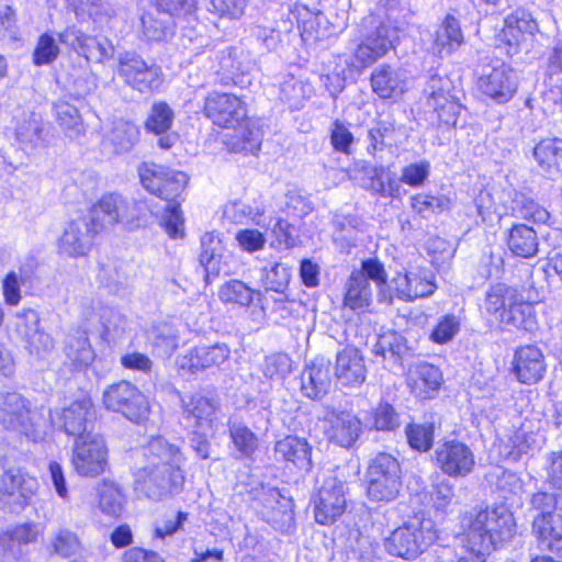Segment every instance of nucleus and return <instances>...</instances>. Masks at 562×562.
I'll use <instances>...</instances> for the list:
<instances>
[{
    "label": "nucleus",
    "mask_w": 562,
    "mask_h": 562,
    "mask_svg": "<svg viewBox=\"0 0 562 562\" xmlns=\"http://www.w3.org/2000/svg\"><path fill=\"white\" fill-rule=\"evenodd\" d=\"M14 318V333L22 341L26 340L33 334L43 328L41 326L40 314L33 308H23L19 311Z\"/></svg>",
    "instance_id": "de8ad7c7"
},
{
    "label": "nucleus",
    "mask_w": 562,
    "mask_h": 562,
    "mask_svg": "<svg viewBox=\"0 0 562 562\" xmlns=\"http://www.w3.org/2000/svg\"><path fill=\"white\" fill-rule=\"evenodd\" d=\"M437 539L430 519L414 517L394 529L384 538L387 553L405 560H413Z\"/></svg>",
    "instance_id": "7ed1b4c3"
},
{
    "label": "nucleus",
    "mask_w": 562,
    "mask_h": 562,
    "mask_svg": "<svg viewBox=\"0 0 562 562\" xmlns=\"http://www.w3.org/2000/svg\"><path fill=\"white\" fill-rule=\"evenodd\" d=\"M430 502L437 514L446 515L449 506L457 503L454 485L448 479L434 482L430 491Z\"/></svg>",
    "instance_id": "79ce46f5"
},
{
    "label": "nucleus",
    "mask_w": 562,
    "mask_h": 562,
    "mask_svg": "<svg viewBox=\"0 0 562 562\" xmlns=\"http://www.w3.org/2000/svg\"><path fill=\"white\" fill-rule=\"evenodd\" d=\"M172 119L173 112L168 104H154L151 113L145 122V128L155 135H159L170 128Z\"/></svg>",
    "instance_id": "603ef678"
},
{
    "label": "nucleus",
    "mask_w": 562,
    "mask_h": 562,
    "mask_svg": "<svg viewBox=\"0 0 562 562\" xmlns=\"http://www.w3.org/2000/svg\"><path fill=\"white\" fill-rule=\"evenodd\" d=\"M255 291L240 280H231L224 283L218 291V296L224 303L249 306L254 301Z\"/></svg>",
    "instance_id": "37998d69"
},
{
    "label": "nucleus",
    "mask_w": 562,
    "mask_h": 562,
    "mask_svg": "<svg viewBox=\"0 0 562 562\" xmlns=\"http://www.w3.org/2000/svg\"><path fill=\"white\" fill-rule=\"evenodd\" d=\"M114 47L105 38L88 36L82 54L88 60L103 63L113 57Z\"/></svg>",
    "instance_id": "4d7b16f0"
},
{
    "label": "nucleus",
    "mask_w": 562,
    "mask_h": 562,
    "mask_svg": "<svg viewBox=\"0 0 562 562\" xmlns=\"http://www.w3.org/2000/svg\"><path fill=\"white\" fill-rule=\"evenodd\" d=\"M103 403L108 409L121 413L134 423H140L148 414L145 396L127 381L110 385L103 392Z\"/></svg>",
    "instance_id": "9d476101"
},
{
    "label": "nucleus",
    "mask_w": 562,
    "mask_h": 562,
    "mask_svg": "<svg viewBox=\"0 0 562 562\" xmlns=\"http://www.w3.org/2000/svg\"><path fill=\"white\" fill-rule=\"evenodd\" d=\"M561 156L562 150L555 147L554 143H537L533 148V157L544 171L555 168Z\"/></svg>",
    "instance_id": "774afa93"
},
{
    "label": "nucleus",
    "mask_w": 562,
    "mask_h": 562,
    "mask_svg": "<svg viewBox=\"0 0 562 562\" xmlns=\"http://www.w3.org/2000/svg\"><path fill=\"white\" fill-rule=\"evenodd\" d=\"M426 105L429 110L437 113L439 121L447 125L454 124L457 116L460 113L461 105L459 99L453 92L445 93L439 98H431L426 100Z\"/></svg>",
    "instance_id": "a19ab883"
},
{
    "label": "nucleus",
    "mask_w": 562,
    "mask_h": 562,
    "mask_svg": "<svg viewBox=\"0 0 562 562\" xmlns=\"http://www.w3.org/2000/svg\"><path fill=\"white\" fill-rule=\"evenodd\" d=\"M229 349L225 344L212 346H198L191 349L181 360V368L195 373L212 367H218L229 357Z\"/></svg>",
    "instance_id": "cd10ccee"
},
{
    "label": "nucleus",
    "mask_w": 562,
    "mask_h": 562,
    "mask_svg": "<svg viewBox=\"0 0 562 562\" xmlns=\"http://www.w3.org/2000/svg\"><path fill=\"white\" fill-rule=\"evenodd\" d=\"M35 479L25 476L20 470H8L0 465V506L9 512L23 509L34 494Z\"/></svg>",
    "instance_id": "f8f14e48"
},
{
    "label": "nucleus",
    "mask_w": 562,
    "mask_h": 562,
    "mask_svg": "<svg viewBox=\"0 0 562 562\" xmlns=\"http://www.w3.org/2000/svg\"><path fill=\"white\" fill-rule=\"evenodd\" d=\"M139 211V202L128 200L117 193H109L90 207L87 217L93 227L101 232L121 222H132L138 218Z\"/></svg>",
    "instance_id": "0eeeda50"
},
{
    "label": "nucleus",
    "mask_w": 562,
    "mask_h": 562,
    "mask_svg": "<svg viewBox=\"0 0 562 562\" xmlns=\"http://www.w3.org/2000/svg\"><path fill=\"white\" fill-rule=\"evenodd\" d=\"M259 501L262 504L261 516L263 520L282 533H290L294 530L295 518L292 497L283 495L276 487H262Z\"/></svg>",
    "instance_id": "ddd939ff"
},
{
    "label": "nucleus",
    "mask_w": 562,
    "mask_h": 562,
    "mask_svg": "<svg viewBox=\"0 0 562 562\" xmlns=\"http://www.w3.org/2000/svg\"><path fill=\"white\" fill-rule=\"evenodd\" d=\"M74 10L77 16L87 14L95 22H102L105 18L111 16L113 11L102 0H78L74 3Z\"/></svg>",
    "instance_id": "69168bd1"
},
{
    "label": "nucleus",
    "mask_w": 562,
    "mask_h": 562,
    "mask_svg": "<svg viewBox=\"0 0 562 562\" xmlns=\"http://www.w3.org/2000/svg\"><path fill=\"white\" fill-rule=\"evenodd\" d=\"M261 370L270 380H283L292 370V361L285 353H272L265 358Z\"/></svg>",
    "instance_id": "3c124183"
},
{
    "label": "nucleus",
    "mask_w": 562,
    "mask_h": 562,
    "mask_svg": "<svg viewBox=\"0 0 562 562\" xmlns=\"http://www.w3.org/2000/svg\"><path fill=\"white\" fill-rule=\"evenodd\" d=\"M312 94V86L294 76H289L280 85V100L289 104L291 110H300Z\"/></svg>",
    "instance_id": "58836bf2"
},
{
    "label": "nucleus",
    "mask_w": 562,
    "mask_h": 562,
    "mask_svg": "<svg viewBox=\"0 0 562 562\" xmlns=\"http://www.w3.org/2000/svg\"><path fill=\"white\" fill-rule=\"evenodd\" d=\"M99 234L86 216L68 222L58 239L59 252L67 257H85L93 246Z\"/></svg>",
    "instance_id": "a211bd4d"
},
{
    "label": "nucleus",
    "mask_w": 562,
    "mask_h": 562,
    "mask_svg": "<svg viewBox=\"0 0 562 562\" xmlns=\"http://www.w3.org/2000/svg\"><path fill=\"white\" fill-rule=\"evenodd\" d=\"M393 281L396 295L403 301H414L418 297L429 296L436 290V284L431 280L415 272L398 274Z\"/></svg>",
    "instance_id": "f704fd0d"
},
{
    "label": "nucleus",
    "mask_w": 562,
    "mask_h": 562,
    "mask_svg": "<svg viewBox=\"0 0 562 562\" xmlns=\"http://www.w3.org/2000/svg\"><path fill=\"white\" fill-rule=\"evenodd\" d=\"M95 418V409L89 397L75 401L60 412L50 413L52 423L76 440L94 434Z\"/></svg>",
    "instance_id": "9b49d317"
},
{
    "label": "nucleus",
    "mask_w": 562,
    "mask_h": 562,
    "mask_svg": "<svg viewBox=\"0 0 562 562\" xmlns=\"http://www.w3.org/2000/svg\"><path fill=\"white\" fill-rule=\"evenodd\" d=\"M361 187L381 196H398L401 186L396 175L385 167L366 166Z\"/></svg>",
    "instance_id": "c85d7f7f"
},
{
    "label": "nucleus",
    "mask_w": 562,
    "mask_h": 562,
    "mask_svg": "<svg viewBox=\"0 0 562 562\" xmlns=\"http://www.w3.org/2000/svg\"><path fill=\"white\" fill-rule=\"evenodd\" d=\"M405 349L403 337L395 331H387L378 337L373 346V353L386 358L387 353L400 356Z\"/></svg>",
    "instance_id": "052dcab7"
},
{
    "label": "nucleus",
    "mask_w": 562,
    "mask_h": 562,
    "mask_svg": "<svg viewBox=\"0 0 562 562\" xmlns=\"http://www.w3.org/2000/svg\"><path fill=\"white\" fill-rule=\"evenodd\" d=\"M147 465L135 474V490L146 497L160 501L177 493L184 483L181 465L183 453L164 437L153 438L146 447Z\"/></svg>",
    "instance_id": "f257e3e1"
},
{
    "label": "nucleus",
    "mask_w": 562,
    "mask_h": 562,
    "mask_svg": "<svg viewBox=\"0 0 562 562\" xmlns=\"http://www.w3.org/2000/svg\"><path fill=\"white\" fill-rule=\"evenodd\" d=\"M329 440L340 447L350 448L361 434V422L349 412H331L327 416Z\"/></svg>",
    "instance_id": "bb28decb"
},
{
    "label": "nucleus",
    "mask_w": 562,
    "mask_h": 562,
    "mask_svg": "<svg viewBox=\"0 0 562 562\" xmlns=\"http://www.w3.org/2000/svg\"><path fill=\"white\" fill-rule=\"evenodd\" d=\"M442 373L438 367L428 362L415 366L411 371V386L417 396L429 398L442 384Z\"/></svg>",
    "instance_id": "2f4dec72"
},
{
    "label": "nucleus",
    "mask_w": 562,
    "mask_h": 562,
    "mask_svg": "<svg viewBox=\"0 0 562 562\" xmlns=\"http://www.w3.org/2000/svg\"><path fill=\"white\" fill-rule=\"evenodd\" d=\"M412 207L423 216L437 213L450 207V199L445 195L417 194L412 198Z\"/></svg>",
    "instance_id": "6e6d98bb"
},
{
    "label": "nucleus",
    "mask_w": 562,
    "mask_h": 562,
    "mask_svg": "<svg viewBox=\"0 0 562 562\" xmlns=\"http://www.w3.org/2000/svg\"><path fill=\"white\" fill-rule=\"evenodd\" d=\"M355 273H362L366 280L373 281L379 288L378 300L381 303L391 304L393 297L387 295L384 291V286L387 281V273L382 262L375 258H369L361 262V268L353 270Z\"/></svg>",
    "instance_id": "ea45409f"
},
{
    "label": "nucleus",
    "mask_w": 562,
    "mask_h": 562,
    "mask_svg": "<svg viewBox=\"0 0 562 562\" xmlns=\"http://www.w3.org/2000/svg\"><path fill=\"white\" fill-rule=\"evenodd\" d=\"M117 74L132 88L146 92L157 81L158 71L135 54H125L119 59Z\"/></svg>",
    "instance_id": "b1692460"
},
{
    "label": "nucleus",
    "mask_w": 562,
    "mask_h": 562,
    "mask_svg": "<svg viewBox=\"0 0 562 562\" xmlns=\"http://www.w3.org/2000/svg\"><path fill=\"white\" fill-rule=\"evenodd\" d=\"M71 463L81 476L97 477L109 467V450L101 435H86L75 441Z\"/></svg>",
    "instance_id": "6e6552de"
},
{
    "label": "nucleus",
    "mask_w": 562,
    "mask_h": 562,
    "mask_svg": "<svg viewBox=\"0 0 562 562\" xmlns=\"http://www.w3.org/2000/svg\"><path fill=\"white\" fill-rule=\"evenodd\" d=\"M373 302V289L362 273H350L345 283L344 305L352 311L368 308Z\"/></svg>",
    "instance_id": "72a5a7b5"
},
{
    "label": "nucleus",
    "mask_w": 562,
    "mask_h": 562,
    "mask_svg": "<svg viewBox=\"0 0 562 562\" xmlns=\"http://www.w3.org/2000/svg\"><path fill=\"white\" fill-rule=\"evenodd\" d=\"M29 401L18 392H0V424L24 436L34 435Z\"/></svg>",
    "instance_id": "6ab92c4d"
},
{
    "label": "nucleus",
    "mask_w": 562,
    "mask_h": 562,
    "mask_svg": "<svg viewBox=\"0 0 562 562\" xmlns=\"http://www.w3.org/2000/svg\"><path fill=\"white\" fill-rule=\"evenodd\" d=\"M560 496L557 493L537 492L531 495V509L537 512L533 518H550L557 514H562V507L559 506Z\"/></svg>",
    "instance_id": "8fccbe9b"
},
{
    "label": "nucleus",
    "mask_w": 562,
    "mask_h": 562,
    "mask_svg": "<svg viewBox=\"0 0 562 562\" xmlns=\"http://www.w3.org/2000/svg\"><path fill=\"white\" fill-rule=\"evenodd\" d=\"M334 374L340 387L350 390L360 387L367 379V367L360 350L348 346L338 351Z\"/></svg>",
    "instance_id": "412c9836"
},
{
    "label": "nucleus",
    "mask_w": 562,
    "mask_h": 562,
    "mask_svg": "<svg viewBox=\"0 0 562 562\" xmlns=\"http://www.w3.org/2000/svg\"><path fill=\"white\" fill-rule=\"evenodd\" d=\"M539 32L538 23L526 12H516L505 20L502 41L508 46V53H517Z\"/></svg>",
    "instance_id": "a878e982"
},
{
    "label": "nucleus",
    "mask_w": 562,
    "mask_h": 562,
    "mask_svg": "<svg viewBox=\"0 0 562 562\" xmlns=\"http://www.w3.org/2000/svg\"><path fill=\"white\" fill-rule=\"evenodd\" d=\"M99 506L102 513L111 517L120 516L123 505V496L117 486L108 481H103L99 487Z\"/></svg>",
    "instance_id": "c03bdc74"
},
{
    "label": "nucleus",
    "mask_w": 562,
    "mask_h": 562,
    "mask_svg": "<svg viewBox=\"0 0 562 562\" xmlns=\"http://www.w3.org/2000/svg\"><path fill=\"white\" fill-rule=\"evenodd\" d=\"M311 450L307 440L296 436H286L274 446L277 460L292 462L303 470L311 469Z\"/></svg>",
    "instance_id": "7c9ffc66"
},
{
    "label": "nucleus",
    "mask_w": 562,
    "mask_h": 562,
    "mask_svg": "<svg viewBox=\"0 0 562 562\" xmlns=\"http://www.w3.org/2000/svg\"><path fill=\"white\" fill-rule=\"evenodd\" d=\"M463 42L464 36L459 21L448 14L436 31L432 49L441 57L449 56L459 49Z\"/></svg>",
    "instance_id": "473e14b6"
},
{
    "label": "nucleus",
    "mask_w": 562,
    "mask_h": 562,
    "mask_svg": "<svg viewBox=\"0 0 562 562\" xmlns=\"http://www.w3.org/2000/svg\"><path fill=\"white\" fill-rule=\"evenodd\" d=\"M367 495L373 502H392L401 491V465L390 453L381 452L372 459L367 472Z\"/></svg>",
    "instance_id": "39448f33"
},
{
    "label": "nucleus",
    "mask_w": 562,
    "mask_h": 562,
    "mask_svg": "<svg viewBox=\"0 0 562 562\" xmlns=\"http://www.w3.org/2000/svg\"><path fill=\"white\" fill-rule=\"evenodd\" d=\"M331 385V364L324 358H316L301 373V392L311 400H322Z\"/></svg>",
    "instance_id": "5701e85b"
},
{
    "label": "nucleus",
    "mask_w": 562,
    "mask_h": 562,
    "mask_svg": "<svg viewBox=\"0 0 562 562\" xmlns=\"http://www.w3.org/2000/svg\"><path fill=\"white\" fill-rule=\"evenodd\" d=\"M491 482L497 490L507 494H517L522 488V480L513 471L497 468L490 473Z\"/></svg>",
    "instance_id": "13d9d810"
},
{
    "label": "nucleus",
    "mask_w": 562,
    "mask_h": 562,
    "mask_svg": "<svg viewBox=\"0 0 562 562\" xmlns=\"http://www.w3.org/2000/svg\"><path fill=\"white\" fill-rule=\"evenodd\" d=\"M361 42L353 57L358 67H367L394 48L397 29L390 26L375 14L364 16L359 24Z\"/></svg>",
    "instance_id": "20e7f679"
},
{
    "label": "nucleus",
    "mask_w": 562,
    "mask_h": 562,
    "mask_svg": "<svg viewBox=\"0 0 562 562\" xmlns=\"http://www.w3.org/2000/svg\"><path fill=\"white\" fill-rule=\"evenodd\" d=\"M161 226L171 238L184 236V218L179 203H169L161 217Z\"/></svg>",
    "instance_id": "5fc2aeb1"
},
{
    "label": "nucleus",
    "mask_w": 562,
    "mask_h": 562,
    "mask_svg": "<svg viewBox=\"0 0 562 562\" xmlns=\"http://www.w3.org/2000/svg\"><path fill=\"white\" fill-rule=\"evenodd\" d=\"M262 283L266 290L283 293L290 282L289 268L282 263H273L262 270Z\"/></svg>",
    "instance_id": "864d4df0"
},
{
    "label": "nucleus",
    "mask_w": 562,
    "mask_h": 562,
    "mask_svg": "<svg viewBox=\"0 0 562 562\" xmlns=\"http://www.w3.org/2000/svg\"><path fill=\"white\" fill-rule=\"evenodd\" d=\"M477 85L482 93L498 103L512 99L517 89L515 72L499 60L482 69Z\"/></svg>",
    "instance_id": "dca6fc26"
},
{
    "label": "nucleus",
    "mask_w": 562,
    "mask_h": 562,
    "mask_svg": "<svg viewBox=\"0 0 562 562\" xmlns=\"http://www.w3.org/2000/svg\"><path fill=\"white\" fill-rule=\"evenodd\" d=\"M409 446L417 451L426 452L430 450L434 443L435 425L411 424L405 429Z\"/></svg>",
    "instance_id": "a18cd8bd"
},
{
    "label": "nucleus",
    "mask_w": 562,
    "mask_h": 562,
    "mask_svg": "<svg viewBox=\"0 0 562 562\" xmlns=\"http://www.w3.org/2000/svg\"><path fill=\"white\" fill-rule=\"evenodd\" d=\"M460 330V322L454 315H445L430 334V339L436 344H446L453 339Z\"/></svg>",
    "instance_id": "338daca9"
},
{
    "label": "nucleus",
    "mask_w": 562,
    "mask_h": 562,
    "mask_svg": "<svg viewBox=\"0 0 562 562\" xmlns=\"http://www.w3.org/2000/svg\"><path fill=\"white\" fill-rule=\"evenodd\" d=\"M64 352L75 370L88 368L95 357L87 334L81 330L67 337Z\"/></svg>",
    "instance_id": "c9c22d12"
},
{
    "label": "nucleus",
    "mask_w": 562,
    "mask_h": 562,
    "mask_svg": "<svg viewBox=\"0 0 562 562\" xmlns=\"http://www.w3.org/2000/svg\"><path fill=\"white\" fill-rule=\"evenodd\" d=\"M59 55V47L55 38L49 34H43L33 54V61L37 66L53 63Z\"/></svg>",
    "instance_id": "680f3d73"
},
{
    "label": "nucleus",
    "mask_w": 562,
    "mask_h": 562,
    "mask_svg": "<svg viewBox=\"0 0 562 562\" xmlns=\"http://www.w3.org/2000/svg\"><path fill=\"white\" fill-rule=\"evenodd\" d=\"M371 87L381 99H396L408 88L407 71L382 64L371 74Z\"/></svg>",
    "instance_id": "393cba45"
},
{
    "label": "nucleus",
    "mask_w": 562,
    "mask_h": 562,
    "mask_svg": "<svg viewBox=\"0 0 562 562\" xmlns=\"http://www.w3.org/2000/svg\"><path fill=\"white\" fill-rule=\"evenodd\" d=\"M180 423L188 429L213 428L217 417L218 404L214 398L194 394L181 400Z\"/></svg>",
    "instance_id": "aec40b11"
},
{
    "label": "nucleus",
    "mask_w": 562,
    "mask_h": 562,
    "mask_svg": "<svg viewBox=\"0 0 562 562\" xmlns=\"http://www.w3.org/2000/svg\"><path fill=\"white\" fill-rule=\"evenodd\" d=\"M231 438L235 447L245 456H250L257 448L256 435L241 424H233L229 427Z\"/></svg>",
    "instance_id": "bf43d9fd"
},
{
    "label": "nucleus",
    "mask_w": 562,
    "mask_h": 562,
    "mask_svg": "<svg viewBox=\"0 0 562 562\" xmlns=\"http://www.w3.org/2000/svg\"><path fill=\"white\" fill-rule=\"evenodd\" d=\"M482 311L494 321L519 327L530 306L521 302L518 291L505 283L491 285L485 293Z\"/></svg>",
    "instance_id": "423d86ee"
},
{
    "label": "nucleus",
    "mask_w": 562,
    "mask_h": 562,
    "mask_svg": "<svg viewBox=\"0 0 562 562\" xmlns=\"http://www.w3.org/2000/svg\"><path fill=\"white\" fill-rule=\"evenodd\" d=\"M532 533L543 550L562 557V513L550 518H533Z\"/></svg>",
    "instance_id": "c756f323"
},
{
    "label": "nucleus",
    "mask_w": 562,
    "mask_h": 562,
    "mask_svg": "<svg viewBox=\"0 0 562 562\" xmlns=\"http://www.w3.org/2000/svg\"><path fill=\"white\" fill-rule=\"evenodd\" d=\"M205 115L221 127L234 128L247 116L246 104L232 93H211L204 103Z\"/></svg>",
    "instance_id": "2eb2a0df"
},
{
    "label": "nucleus",
    "mask_w": 562,
    "mask_h": 562,
    "mask_svg": "<svg viewBox=\"0 0 562 562\" xmlns=\"http://www.w3.org/2000/svg\"><path fill=\"white\" fill-rule=\"evenodd\" d=\"M139 178L148 192L169 203H176V198L182 193L189 181V177L184 172L155 164L142 166Z\"/></svg>",
    "instance_id": "1a4fd4ad"
},
{
    "label": "nucleus",
    "mask_w": 562,
    "mask_h": 562,
    "mask_svg": "<svg viewBox=\"0 0 562 562\" xmlns=\"http://www.w3.org/2000/svg\"><path fill=\"white\" fill-rule=\"evenodd\" d=\"M222 241L213 233H205L201 237L200 263L205 271V281L209 283L220 274Z\"/></svg>",
    "instance_id": "4c0bfd02"
},
{
    "label": "nucleus",
    "mask_w": 562,
    "mask_h": 562,
    "mask_svg": "<svg viewBox=\"0 0 562 562\" xmlns=\"http://www.w3.org/2000/svg\"><path fill=\"white\" fill-rule=\"evenodd\" d=\"M507 246L515 256L532 258L538 254V235L532 227L516 224L509 229Z\"/></svg>",
    "instance_id": "e433bc0d"
},
{
    "label": "nucleus",
    "mask_w": 562,
    "mask_h": 562,
    "mask_svg": "<svg viewBox=\"0 0 562 562\" xmlns=\"http://www.w3.org/2000/svg\"><path fill=\"white\" fill-rule=\"evenodd\" d=\"M512 364V373L522 384L538 383L547 371L544 356L541 349L533 345L517 348Z\"/></svg>",
    "instance_id": "4be33fe9"
},
{
    "label": "nucleus",
    "mask_w": 562,
    "mask_h": 562,
    "mask_svg": "<svg viewBox=\"0 0 562 562\" xmlns=\"http://www.w3.org/2000/svg\"><path fill=\"white\" fill-rule=\"evenodd\" d=\"M247 0H205L209 13L222 19H238L244 14Z\"/></svg>",
    "instance_id": "09e8293b"
},
{
    "label": "nucleus",
    "mask_w": 562,
    "mask_h": 562,
    "mask_svg": "<svg viewBox=\"0 0 562 562\" xmlns=\"http://www.w3.org/2000/svg\"><path fill=\"white\" fill-rule=\"evenodd\" d=\"M462 527L470 551L483 555L503 548L516 533L514 515L504 505L465 514Z\"/></svg>",
    "instance_id": "f03ea898"
},
{
    "label": "nucleus",
    "mask_w": 562,
    "mask_h": 562,
    "mask_svg": "<svg viewBox=\"0 0 562 562\" xmlns=\"http://www.w3.org/2000/svg\"><path fill=\"white\" fill-rule=\"evenodd\" d=\"M436 461L441 471L451 477H464L474 468V453L464 442L447 440L436 451Z\"/></svg>",
    "instance_id": "f3484780"
},
{
    "label": "nucleus",
    "mask_w": 562,
    "mask_h": 562,
    "mask_svg": "<svg viewBox=\"0 0 562 562\" xmlns=\"http://www.w3.org/2000/svg\"><path fill=\"white\" fill-rule=\"evenodd\" d=\"M345 483L330 476L326 479L314 497V517L321 525H330L346 510Z\"/></svg>",
    "instance_id": "4468645a"
},
{
    "label": "nucleus",
    "mask_w": 562,
    "mask_h": 562,
    "mask_svg": "<svg viewBox=\"0 0 562 562\" xmlns=\"http://www.w3.org/2000/svg\"><path fill=\"white\" fill-rule=\"evenodd\" d=\"M179 338L169 326H160L155 329L153 346L162 357H169L177 349Z\"/></svg>",
    "instance_id": "0e129e2a"
},
{
    "label": "nucleus",
    "mask_w": 562,
    "mask_h": 562,
    "mask_svg": "<svg viewBox=\"0 0 562 562\" xmlns=\"http://www.w3.org/2000/svg\"><path fill=\"white\" fill-rule=\"evenodd\" d=\"M23 344L29 355L36 360H46L55 349L54 338L44 328L33 334Z\"/></svg>",
    "instance_id": "49530a36"
},
{
    "label": "nucleus",
    "mask_w": 562,
    "mask_h": 562,
    "mask_svg": "<svg viewBox=\"0 0 562 562\" xmlns=\"http://www.w3.org/2000/svg\"><path fill=\"white\" fill-rule=\"evenodd\" d=\"M188 520V513L186 512H170L167 513L161 520L156 522L155 537L164 539L168 536L175 535L182 528L183 524Z\"/></svg>",
    "instance_id": "e2e57ef3"
}]
</instances>
